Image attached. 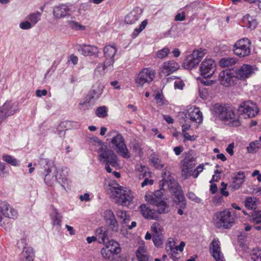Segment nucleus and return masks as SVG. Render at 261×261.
<instances>
[{
	"mask_svg": "<svg viewBox=\"0 0 261 261\" xmlns=\"http://www.w3.org/2000/svg\"><path fill=\"white\" fill-rule=\"evenodd\" d=\"M237 111L238 115L232 108L228 107L221 120L226 125L232 127L239 126L241 124L240 116L245 119L254 117L258 114L259 110L255 103L247 101L242 102L240 105Z\"/></svg>",
	"mask_w": 261,
	"mask_h": 261,
	"instance_id": "f257e3e1",
	"label": "nucleus"
},
{
	"mask_svg": "<svg viewBox=\"0 0 261 261\" xmlns=\"http://www.w3.org/2000/svg\"><path fill=\"white\" fill-rule=\"evenodd\" d=\"M94 142H97L100 146L97 149V152L98 154V158L100 162L106 164V170L109 172H112V169L110 167V165L113 167H116L118 165V156L111 149L102 144L97 137L93 138Z\"/></svg>",
	"mask_w": 261,
	"mask_h": 261,
	"instance_id": "f03ea898",
	"label": "nucleus"
},
{
	"mask_svg": "<svg viewBox=\"0 0 261 261\" xmlns=\"http://www.w3.org/2000/svg\"><path fill=\"white\" fill-rule=\"evenodd\" d=\"M213 221L217 228L229 229L236 223V212L232 209L218 211L214 215Z\"/></svg>",
	"mask_w": 261,
	"mask_h": 261,
	"instance_id": "7ed1b4c3",
	"label": "nucleus"
},
{
	"mask_svg": "<svg viewBox=\"0 0 261 261\" xmlns=\"http://www.w3.org/2000/svg\"><path fill=\"white\" fill-rule=\"evenodd\" d=\"M112 198L116 203L127 206L134 198V193L128 188L118 185L113 188Z\"/></svg>",
	"mask_w": 261,
	"mask_h": 261,
	"instance_id": "20e7f679",
	"label": "nucleus"
},
{
	"mask_svg": "<svg viewBox=\"0 0 261 261\" xmlns=\"http://www.w3.org/2000/svg\"><path fill=\"white\" fill-rule=\"evenodd\" d=\"M40 166V173L44 178V181L48 186H53L55 182V166L54 162L48 159H40L39 162Z\"/></svg>",
	"mask_w": 261,
	"mask_h": 261,
	"instance_id": "39448f33",
	"label": "nucleus"
},
{
	"mask_svg": "<svg viewBox=\"0 0 261 261\" xmlns=\"http://www.w3.org/2000/svg\"><path fill=\"white\" fill-rule=\"evenodd\" d=\"M155 71L151 67L143 68L136 76L135 81L138 87L149 85L155 76Z\"/></svg>",
	"mask_w": 261,
	"mask_h": 261,
	"instance_id": "423d86ee",
	"label": "nucleus"
},
{
	"mask_svg": "<svg viewBox=\"0 0 261 261\" xmlns=\"http://www.w3.org/2000/svg\"><path fill=\"white\" fill-rule=\"evenodd\" d=\"M162 177L163 186H167L169 192L172 193L175 198L180 194H184L181 187L170 174V173L167 172L166 169H164L162 173Z\"/></svg>",
	"mask_w": 261,
	"mask_h": 261,
	"instance_id": "0eeeda50",
	"label": "nucleus"
},
{
	"mask_svg": "<svg viewBox=\"0 0 261 261\" xmlns=\"http://www.w3.org/2000/svg\"><path fill=\"white\" fill-rule=\"evenodd\" d=\"M251 42L247 38H243L237 41L232 46L233 53L237 56L243 58L251 54Z\"/></svg>",
	"mask_w": 261,
	"mask_h": 261,
	"instance_id": "6e6552de",
	"label": "nucleus"
},
{
	"mask_svg": "<svg viewBox=\"0 0 261 261\" xmlns=\"http://www.w3.org/2000/svg\"><path fill=\"white\" fill-rule=\"evenodd\" d=\"M113 149L124 158L130 157V152L125 143L124 139L120 134L114 137L111 141Z\"/></svg>",
	"mask_w": 261,
	"mask_h": 261,
	"instance_id": "1a4fd4ad",
	"label": "nucleus"
},
{
	"mask_svg": "<svg viewBox=\"0 0 261 261\" xmlns=\"http://www.w3.org/2000/svg\"><path fill=\"white\" fill-rule=\"evenodd\" d=\"M105 60L103 63L98 65V68H102V70L109 68L112 69L115 62L114 57L117 53V49L114 45H107L103 49Z\"/></svg>",
	"mask_w": 261,
	"mask_h": 261,
	"instance_id": "9d476101",
	"label": "nucleus"
},
{
	"mask_svg": "<svg viewBox=\"0 0 261 261\" xmlns=\"http://www.w3.org/2000/svg\"><path fill=\"white\" fill-rule=\"evenodd\" d=\"M75 11V7L70 4H61L54 7L53 12L55 19H61L71 16Z\"/></svg>",
	"mask_w": 261,
	"mask_h": 261,
	"instance_id": "9b49d317",
	"label": "nucleus"
},
{
	"mask_svg": "<svg viewBox=\"0 0 261 261\" xmlns=\"http://www.w3.org/2000/svg\"><path fill=\"white\" fill-rule=\"evenodd\" d=\"M216 68V65L214 60H205L200 66V74L205 79L211 77L215 72Z\"/></svg>",
	"mask_w": 261,
	"mask_h": 261,
	"instance_id": "f8f14e48",
	"label": "nucleus"
},
{
	"mask_svg": "<svg viewBox=\"0 0 261 261\" xmlns=\"http://www.w3.org/2000/svg\"><path fill=\"white\" fill-rule=\"evenodd\" d=\"M209 251L216 261H225L221 251V243L218 238H214L210 244Z\"/></svg>",
	"mask_w": 261,
	"mask_h": 261,
	"instance_id": "ddd939ff",
	"label": "nucleus"
},
{
	"mask_svg": "<svg viewBox=\"0 0 261 261\" xmlns=\"http://www.w3.org/2000/svg\"><path fill=\"white\" fill-rule=\"evenodd\" d=\"M179 68V65L174 60L164 62L160 67L159 75L166 76L176 71Z\"/></svg>",
	"mask_w": 261,
	"mask_h": 261,
	"instance_id": "4468645a",
	"label": "nucleus"
},
{
	"mask_svg": "<svg viewBox=\"0 0 261 261\" xmlns=\"http://www.w3.org/2000/svg\"><path fill=\"white\" fill-rule=\"evenodd\" d=\"M17 110V104L6 101L0 108V124L6 118L13 115Z\"/></svg>",
	"mask_w": 261,
	"mask_h": 261,
	"instance_id": "2eb2a0df",
	"label": "nucleus"
},
{
	"mask_svg": "<svg viewBox=\"0 0 261 261\" xmlns=\"http://www.w3.org/2000/svg\"><path fill=\"white\" fill-rule=\"evenodd\" d=\"M102 93V90L99 87L91 90L88 95L89 101L87 102V100L80 101L79 103V105L80 106V109L84 111L88 109V102H93L97 100L100 97Z\"/></svg>",
	"mask_w": 261,
	"mask_h": 261,
	"instance_id": "dca6fc26",
	"label": "nucleus"
},
{
	"mask_svg": "<svg viewBox=\"0 0 261 261\" xmlns=\"http://www.w3.org/2000/svg\"><path fill=\"white\" fill-rule=\"evenodd\" d=\"M236 76L229 70L221 71L219 75V80L220 84L225 87L230 86L233 84Z\"/></svg>",
	"mask_w": 261,
	"mask_h": 261,
	"instance_id": "f3484780",
	"label": "nucleus"
},
{
	"mask_svg": "<svg viewBox=\"0 0 261 261\" xmlns=\"http://www.w3.org/2000/svg\"><path fill=\"white\" fill-rule=\"evenodd\" d=\"M139 208L141 214L145 218L150 220L159 219V215L157 212L153 209L150 208L147 204H141Z\"/></svg>",
	"mask_w": 261,
	"mask_h": 261,
	"instance_id": "a211bd4d",
	"label": "nucleus"
},
{
	"mask_svg": "<svg viewBox=\"0 0 261 261\" xmlns=\"http://www.w3.org/2000/svg\"><path fill=\"white\" fill-rule=\"evenodd\" d=\"M145 200L150 204L155 205L165 200L161 190L155 191L153 193H148L145 195Z\"/></svg>",
	"mask_w": 261,
	"mask_h": 261,
	"instance_id": "6ab92c4d",
	"label": "nucleus"
},
{
	"mask_svg": "<svg viewBox=\"0 0 261 261\" xmlns=\"http://www.w3.org/2000/svg\"><path fill=\"white\" fill-rule=\"evenodd\" d=\"M253 72L252 66L248 64H243L236 71V77L241 80H245L248 78Z\"/></svg>",
	"mask_w": 261,
	"mask_h": 261,
	"instance_id": "aec40b11",
	"label": "nucleus"
},
{
	"mask_svg": "<svg viewBox=\"0 0 261 261\" xmlns=\"http://www.w3.org/2000/svg\"><path fill=\"white\" fill-rule=\"evenodd\" d=\"M78 50L85 56H97L99 53L97 47L87 44L79 45Z\"/></svg>",
	"mask_w": 261,
	"mask_h": 261,
	"instance_id": "412c9836",
	"label": "nucleus"
},
{
	"mask_svg": "<svg viewBox=\"0 0 261 261\" xmlns=\"http://www.w3.org/2000/svg\"><path fill=\"white\" fill-rule=\"evenodd\" d=\"M142 13V9L139 7L134 8L125 18V22L128 24L135 23L139 19Z\"/></svg>",
	"mask_w": 261,
	"mask_h": 261,
	"instance_id": "4be33fe9",
	"label": "nucleus"
},
{
	"mask_svg": "<svg viewBox=\"0 0 261 261\" xmlns=\"http://www.w3.org/2000/svg\"><path fill=\"white\" fill-rule=\"evenodd\" d=\"M103 214L106 221L110 224L113 230L117 231L118 222L113 212L110 210H107L105 211Z\"/></svg>",
	"mask_w": 261,
	"mask_h": 261,
	"instance_id": "5701e85b",
	"label": "nucleus"
},
{
	"mask_svg": "<svg viewBox=\"0 0 261 261\" xmlns=\"http://www.w3.org/2000/svg\"><path fill=\"white\" fill-rule=\"evenodd\" d=\"M190 119L197 123H201L203 121V116L200 109L198 107H194L190 109L188 114Z\"/></svg>",
	"mask_w": 261,
	"mask_h": 261,
	"instance_id": "b1692460",
	"label": "nucleus"
},
{
	"mask_svg": "<svg viewBox=\"0 0 261 261\" xmlns=\"http://www.w3.org/2000/svg\"><path fill=\"white\" fill-rule=\"evenodd\" d=\"M245 175L244 172L240 171L235 177L232 178V180L229 185V187L232 190H238L244 181Z\"/></svg>",
	"mask_w": 261,
	"mask_h": 261,
	"instance_id": "393cba45",
	"label": "nucleus"
},
{
	"mask_svg": "<svg viewBox=\"0 0 261 261\" xmlns=\"http://www.w3.org/2000/svg\"><path fill=\"white\" fill-rule=\"evenodd\" d=\"M56 180L62 186L66 184L67 181L66 168L57 169L55 167Z\"/></svg>",
	"mask_w": 261,
	"mask_h": 261,
	"instance_id": "a878e982",
	"label": "nucleus"
},
{
	"mask_svg": "<svg viewBox=\"0 0 261 261\" xmlns=\"http://www.w3.org/2000/svg\"><path fill=\"white\" fill-rule=\"evenodd\" d=\"M227 108L228 107L225 106L219 103H216L212 107V113L215 117H219L221 120Z\"/></svg>",
	"mask_w": 261,
	"mask_h": 261,
	"instance_id": "bb28decb",
	"label": "nucleus"
},
{
	"mask_svg": "<svg viewBox=\"0 0 261 261\" xmlns=\"http://www.w3.org/2000/svg\"><path fill=\"white\" fill-rule=\"evenodd\" d=\"M105 247L110 250V251L114 255H117L121 252L120 245L113 240L109 241Z\"/></svg>",
	"mask_w": 261,
	"mask_h": 261,
	"instance_id": "cd10ccee",
	"label": "nucleus"
},
{
	"mask_svg": "<svg viewBox=\"0 0 261 261\" xmlns=\"http://www.w3.org/2000/svg\"><path fill=\"white\" fill-rule=\"evenodd\" d=\"M199 60L193 56L192 54L187 57L184 65L185 68L192 69L199 64Z\"/></svg>",
	"mask_w": 261,
	"mask_h": 261,
	"instance_id": "c85d7f7f",
	"label": "nucleus"
},
{
	"mask_svg": "<svg viewBox=\"0 0 261 261\" xmlns=\"http://www.w3.org/2000/svg\"><path fill=\"white\" fill-rule=\"evenodd\" d=\"M149 160L151 165L157 169H161L164 167V165L161 163V160L159 159L158 155L155 152H153L150 155Z\"/></svg>",
	"mask_w": 261,
	"mask_h": 261,
	"instance_id": "c756f323",
	"label": "nucleus"
},
{
	"mask_svg": "<svg viewBox=\"0 0 261 261\" xmlns=\"http://www.w3.org/2000/svg\"><path fill=\"white\" fill-rule=\"evenodd\" d=\"M41 16L42 12L36 11L30 13L27 15L26 19H28L34 27L36 24L41 20Z\"/></svg>",
	"mask_w": 261,
	"mask_h": 261,
	"instance_id": "7c9ffc66",
	"label": "nucleus"
},
{
	"mask_svg": "<svg viewBox=\"0 0 261 261\" xmlns=\"http://www.w3.org/2000/svg\"><path fill=\"white\" fill-rule=\"evenodd\" d=\"M137 170L139 173V178L142 179L145 177H150L151 173L148 168L142 165H138L136 167Z\"/></svg>",
	"mask_w": 261,
	"mask_h": 261,
	"instance_id": "2f4dec72",
	"label": "nucleus"
},
{
	"mask_svg": "<svg viewBox=\"0 0 261 261\" xmlns=\"http://www.w3.org/2000/svg\"><path fill=\"white\" fill-rule=\"evenodd\" d=\"M136 254L139 261H148V257L146 254V251L144 246L139 247Z\"/></svg>",
	"mask_w": 261,
	"mask_h": 261,
	"instance_id": "473e14b6",
	"label": "nucleus"
},
{
	"mask_svg": "<svg viewBox=\"0 0 261 261\" xmlns=\"http://www.w3.org/2000/svg\"><path fill=\"white\" fill-rule=\"evenodd\" d=\"M96 235L100 243L104 244L108 239L107 232L102 228L100 227L96 229Z\"/></svg>",
	"mask_w": 261,
	"mask_h": 261,
	"instance_id": "72a5a7b5",
	"label": "nucleus"
},
{
	"mask_svg": "<svg viewBox=\"0 0 261 261\" xmlns=\"http://www.w3.org/2000/svg\"><path fill=\"white\" fill-rule=\"evenodd\" d=\"M237 60L233 57L223 58L219 61L220 66L222 67H229L234 65Z\"/></svg>",
	"mask_w": 261,
	"mask_h": 261,
	"instance_id": "f704fd0d",
	"label": "nucleus"
},
{
	"mask_svg": "<svg viewBox=\"0 0 261 261\" xmlns=\"http://www.w3.org/2000/svg\"><path fill=\"white\" fill-rule=\"evenodd\" d=\"M22 255L25 261H33L34 253L32 248H25L22 252Z\"/></svg>",
	"mask_w": 261,
	"mask_h": 261,
	"instance_id": "c9c22d12",
	"label": "nucleus"
},
{
	"mask_svg": "<svg viewBox=\"0 0 261 261\" xmlns=\"http://www.w3.org/2000/svg\"><path fill=\"white\" fill-rule=\"evenodd\" d=\"M155 205L158 207V211H156L158 213V215L159 214L168 213L170 211L169 206L165 201V199Z\"/></svg>",
	"mask_w": 261,
	"mask_h": 261,
	"instance_id": "e433bc0d",
	"label": "nucleus"
},
{
	"mask_svg": "<svg viewBox=\"0 0 261 261\" xmlns=\"http://www.w3.org/2000/svg\"><path fill=\"white\" fill-rule=\"evenodd\" d=\"M2 160L13 166H18L19 165V161L11 155L5 154L3 155Z\"/></svg>",
	"mask_w": 261,
	"mask_h": 261,
	"instance_id": "4c0bfd02",
	"label": "nucleus"
},
{
	"mask_svg": "<svg viewBox=\"0 0 261 261\" xmlns=\"http://www.w3.org/2000/svg\"><path fill=\"white\" fill-rule=\"evenodd\" d=\"M261 148V143L259 141H255L250 143L247 147L249 153H254L257 151Z\"/></svg>",
	"mask_w": 261,
	"mask_h": 261,
	"instance_id": "58836bf2",
	"label": "nucleus"
},
{
	"mask_svg": "<svg viewBox=\"0 0 261 261\" xmlns=\"http://www.w3.org/2000/svg\"><path fill=\"white\" fill-rule=\"evenodd\" d=\"M147 23L148 21L147 19H145L142 21L140 24L139 25V27L135 29L134 32L132 33V38H136L138 36V35L146 28V25H147Z\"/></svg>",
	"mask_w": 261,
	"mask_h": 261,
	"instance_id": "ea45409f",
	"label": "nucleus"
},
{
	"mask_svg": "<svg viewBox=\"0 0 261 261\" xmlns=\"http://www.w3.org/2000/svg\"><path fill=\"white\" fill-rule=\"evenodd\" d=\"M51 219L53 225L60 226L61 224V218L60 217L57 209H54V213L51 215Z\"/></svg>",
	"mask_w": 261,
	"mask_h": 261,
	"instance_id": "a19ab883",
	"label": "nucleus"
},
{
	"mask_svg": "<svg viewBox=\"0 0 261 261\" xmlns=\"http://www.w3.org/2000/svg\"><path fill=\"white\" fill-rule=\"evenodd\" d=\"M256 199L254 197H248L245 202V205L248 210L255 209L256 206Z\"/></svg>",
	"mask_w": 261,
	"mask_h": 261,
	"instance_id": "79ce46f5",
	"label": "nucleus"
},
{
	"mask_svg": "<svg viewBox=\"0 0 261 261\" xmlns=\"http://www.w3.org/2000/svg\"><path fill=\"white\" fill-rule=\"evenodd\" d=\"M110 250L105 247H103L101 249V254L104 259L111 261L113 259L115 255Z\"/></svg>",
	"mask_w": 261,
	"mask_h": 261,
	"instance_id": "37998d69",
	"label": "nucleus"
},
{
	"mask_svg": "<svg viewBox=\"0 0 261 261\" xmlns=\"http://www.w3.org/2000/svg\"><path fill=\"white\" fill-rule=\"evenodd\" d=\"M195 159L191 154L186 155L184 160V166L188 170L191 166L194 165Z\"/></svg>",
	"mask_w": 261,
	"mask_h": 261,
	"instance_id": "c03bdc74",
	"label": "nucleus"
},
{
	"mask_svg": "<svg viewBox=\"0 0 261 261\" xmlns=\"http://www.w3.org/2000/svg\"><path fill=\"white\" fill-rule=\"evenodd\" d=\"M67 23L72 29L75 31L84 30L85 29V26L81 25L76 21L73 20H68Z\"/></svg>",
	"mask_w": 261,
	"mask_h": 261,
	"instance_id": "a18cd8bd",
	"label": "nucleus"
},
{
	"mask_svg": "<svg viewBox=\"0 0 261 261\" xmlns=\"http://www.w3.org/2000/svg\"><path fill=\"white\" fill-rule=\"evenodd\" d=\"M96 116L99 118H105L107 116V109L106 106L98 107L95 112Z\"/></svg>",
	"mask_w": 261,
	"mask_h": 261,
	"instance_id": "49530a36",
	"label": "nucleus"
},
{
	"mask_svg": "<svg viewBox=\"0 0 261 261\" xmlns=\"http://www.w3.org/2000/svg\"><path fill=\"white\" fill-rule=\"evenodd\" d=\"M163 235L162 234H153L152 241L154 245L157 247H160L162 245Z\"/></svg>",
	"mask_w": 261,
	"mask_h": 261,
	"instance_id": "de8ad7c7",
	"label": "nucleus"
},
{
	"mask_svg": "<svg viewBox=\"0 0 261 261\" xmlns=\"http://www.w3.org/2000/svg\"><path fill=\"white\" fill-rule=\"evenodd\" d=\"M169 51L170 49L168 47H164L157 51L156 57L159 59H163L168 56Z\"/></svg>",
	"mask_w": 261,
	"mask_h": 261,
	"instance_id": "09e8293b",
	"label": "nucleus"
},
{
	"mask_svg": "<svg viewBox=\"0 0 261 261\" xmlns=\"http://www.w3.org/2000/svg\"><path fill=\"white\" fill-rule=\"evenodd\" d=\"M178 202L179 208L185 209L187 206V203L184 194H180L176 198Z\"/></svg>",
	"mask_w": 261,
	"mask_h": 261,
	"instance_id": "8fccbe9b",
	"label": "nucleus"
},
{
	"mask_svg": "<svg viewBox=\"0 0 261 261\" xmlns=\"http://www.w3.org/2000/svg\"><path fill=\"white\" fill-rule=\"evenodd\" d=\"M117 216L118 218L122 219L125 223L127 221H129V216L125 211L118 210L117 212Z\"/></svg>",
	"mask_w": 261,
	"mask_h": 261,
	"instance_id": "3c124183",
	"label": "nucleus"
},
{
	"mask_svg": "<svg viewBox=\"0 0 261 261\" xmlns=\"http://www.w3.org/2000/svg\"><path fill=\"white\" fill-rule=\"evenodd\" d=\"M155 99L158 106H162L167 104V101L165 99L163 95L160 93L156 94Z\"/></svg>",
	"mask_w": 261,
	"mask_h": 261,
	"instance_id": "603ef678",
	"label": "nucleus"
},
{
	"mask_svg": "<svg viewBox=\"0 0 261 261\" xmlns=\"http://www.w3.org/2000/svg\"><path fill=\"white\" fill-rule=\"evenodd\" d=\"M205 54L204 50L197 49L193 51L192 55L193 57L197 58L199 60V63L201 61V59L203 58Z\"/></svg>",
	"mask_w": 261,
	"mask_h": 261,
	"instance_id": "864d4df0",
	"label": "nucleus"
},
{
	"mask_svg": "<svg viewBox=\"0 0 261 261\" xmlns=\"http://www.w3.org/2000/svg\"><path fill=\"white\" fill-rule=\"evenodd\" d=\"M19 27L21 29L23 30H30L34 27L27 19L19 23Z\"/></svg>",
	"mask_w": 261,
	"mask_h": 261,
	"instance_id": "5fc2aeb1",
	"label": "nucleus"
},
{
	"mask_svg": "<svg viewBox=\"0 0 261 261\" xmlns=\"http://www.w3.org/2000/svg\"><path fill=\"white\" fill-rule=\"evenodd\" d=\"M251 259L253 261H261V250H254Z\"/></svg>",
	"mask_w": 261,
	"mask_h": 261,
	"instance_id": "6e6d98bb",
	"label": "nucleus"
},
{
	"mask_svg": "<svg viewBox=\"0 0 261 261\" xmlns=\"http://www.w3.org/2000/svg\"><path fill=\"white\" fill-rule=\"evenodd\" d=\"M187 196L189 199L197 203H200L202 202V200L199 197H197L196 195L192 192H189L187 194Z\"/></svg>",
	"mask_w": 261,
	"mask_h": 261,
	"instance_id": "4d7b16f0",
	"label": "nucleus"
},
{
	"mask_svg": "<svg viewBox=\"0 0 261 261\" xmlns=\"http://www.w3.org/2000/svg\"><path fill=\"white\" fill-rule=\"evenodd\" d=\"M252 222L256 224H261V211H258L251 219Z\"/></svg>",
	"mask_w": 261,
	"mask_h": 261,
	"instance_id": "13d9d810",
	"label": "nucleus"
},
{
	"mask_svg": "<svg viewBox=\"0 0 261 261\" xmlns=\"http://www.w3.org/2000/svg\"><path fill=\"white\" fill-rule=\"evenodd\" d=\"M151 230L154 233V234H162V228L158 223H154L151 227Z\"/></svg>",
	"mask_w": 261,
	"mask_h": 261,
	"instance_id": "bf43d9fd",
	"label": "nucleus"
},
{
	"mask_svg": "<svg viewBox=\"0 0 261 261\" xmlns=\"http://www.w3.org/2000/svg\"><path fill=\"white\" fill-rule=\"evenodd\" d=\"M204 169V166L203 164L199 165L193 171V173L192 174V176L194 178H197L199 173L202 172Z\"/></svg>",
	"mask_w": 261,
	"mask_h": 261,
	"instance_id": "052dcab7",
	"label": "nucleus"
},
{
	"mask_svg": "<svg viewBox=\"0 0 261 261\" xmlns=\"http://www.w3.org/2000/svg\"><path fill=\"white\" fill-rule=\"evenodd\" d=\"M248 27L251 30H254L255 29L257 25V21L256 20L253 19L251 17L248 18Z\"/></svg>",
	"mask_w": 261,
	"mask_h": 261,
	"instance_id": "680f3d73",
	"label": "nucleus"
},
{
	"mask_svg": "<svg viewBox=\"0 0 261 261\" xmlns=\"http://www.w3.org/2000/svg\"><path fill=\"white\" fill-rule=\"evenodd\" d=\"M170 249L171 259L174 261H178L180 258L178 253L175 251V249H172L171 247H170Z\"/></svg>",
	"mask_w": 261,
	"mask_h": 261,
	"instance_id": "e2e57ef3",
	"label": "nucleus"
},
{
	"mask_svg": "<svg viewBox=\"0 0 261 261\" xmlns=\"http://www.w3.org/2000/svg\"><path fill=\"white\" fill-rule=\"evenodd\" d=\"M182 135L185 138L184 141L185 140H188V141H194L196 140V139L197 138V136L190 135L188 133H184L182 134Z\"/></svg>",
	"mask_w": 261,
	"mask_h": 261,
	"instance_id": "0e129e2a",
	"label": "nucleus"
},
{
	"mask_svg": "<svg viewBox=\"0 0 261 261\" xmlns=\"http://www.w3.org/2000/svg\"><path fill=\"white\" fill-rule=\"evenodd\" d=\"M221 186H222V188H221V193L222 194V195L225 197H227L228 195H229V193L228 191H227L226 190V188H227V184H225V182H222L221 183Z\"/></svg>",
	"mask_w": 261,
	"mask_h": 261,
	"instance_id": "69168bd1",
	"label": "nucleus"
},
{
	"mask_svg": "<svg viewBox=\"0 0 261 261\" xmlns=\"http://www.w3.org/2000/svg\"><path fill=\"white\" fill-rule=\"evenodd\" d=\"M196 8V3H192L189 5H187L185 7L186 11H192L193 12Z\"/></svg>",
	"mask_w": 261,
	"mask_h": 261,
	"instance_id": "338daca9",
	"label": "nucleus"
},
{
	"mask_svg": "<svg viewBox=\"0 0 261 261\" xmlns=\"http://www.w3.org/2000/svg\"><path fill=\"white\" fill-rule=\"evenodd\" d=\"M149 177H145V179L141 184V187H144L145 186L149 185H152L154 182V180L153 179H149L148 178Z\"/></svg>",
	"mask_w": 261,
	"mask_h": 261,
	"instance_id": "774afa93",
	"label": "nucleus"
}]
</instances>
